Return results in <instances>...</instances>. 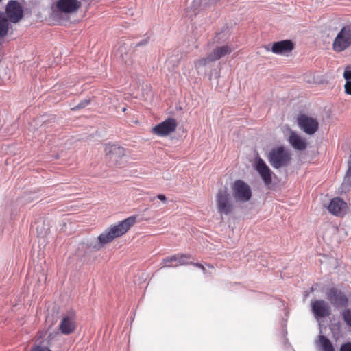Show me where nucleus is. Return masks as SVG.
<instances>
[{"instance_id": "obj_18", "label": "nucleus", "mask_w": 351, "mask_h": 351, "mask_svg": "<svg viewBox=\"0 0 351 351\" xmlns=\"http://www.w3.org/2000/svg\"><path fill=\"white\" fill-rule=\"evenodd\" d=\"M288 142L293 149L298 151H304L307 147L306 140L294 131L290 132Z\"/></svg>"}, {"instance_id": "obj_30", "label": "nucleus", "mask_w": 351, "mask_h": 351, "mask_svg": "<svg viewBox=\"0 0 351 351\" xmlns=\"http://www.w3.org/2000/svg\"><path fill=\"white\" fill-rule=\"evenodd\" d=\"M156 197L162 202H165L167 201V197L165 195L158 194Z\"/></svg>"}, {"instance_id": "obj_29", "label": "nucleus", "mask_w": 351, "mask_h": 351, "mask_svg": "<svg viewBox=\"0 0 351 351\" xmlns=\"http://www.w3.org/2000/svg\"><path fill=\"white\" fill-rule=\"evenodd\" d=\"M191 265H194L195 267H197V268H199L202 269V271L206 274V268L204 267V266L201 264V263H191Z\"/></svg>"}, {"instance_id": "obj_20", "label": "nucleus", "mask_w": 351, "mask_h": 351, "mask_svg": "<svg viewBox=\"0 0 351 351\" xmlns=\"http://www.w3.org/2000/svg\"><path fill=\"white\" fill-rule=\"evenodd\" d=\"M319 341L322 351H335L332 343L326 336L319 335Z\"/></svg>"}, {"instance_id": "obj_28", "label": "nucleus", "mask_w": 351, "mask_h": 351, "mask_svg": "<svg viewBox=\"0 0 351 351\" xmlns=\"http://www.w3.org/2000/svg\"><path fill=\"white\" fill-rule=\"evenodd\" d=\"M31 351H51L47 347L36 346L33 348Z\"/></svg>"}, {"instance_id": "obj_9", "label": "nucleus", "mask_w": 351, "mask_h": 351, "mask_svg": "<svg viewBox=\"0 0 351 351\" xmlns=\"http://www.w3.org/2000/svg\"><path fill=\"white\" fill-rule=\"evenodd\" d=\"M297 123L299 127L309 135L315 134L319 128V123L316 119L304 114L298 116Z\"/></svg>"}, {"instance_id": "obj_5", "label": "nucleus", "mask_w": 351, "mask_h": 351, "mask_svg": "<svg viewBox=\"0 0 351 351\" xmlns=\"http://www.w3.org/2000/svg\"><path fill=\"white\" fill-rule=\"evenodd\" d=\"M216 202L217 211L220 214L230 215L234 208L230 194L226 189L218 191L216 195Z\"/></svg>"}, {"instance_id": "obj_32", "label": "nucleus", "mask_w": 351, "mask_h": 351, "mask_svg": "<svg viewBox=\"0 0 351 351\" xmlns=\"http://www.w3.org/2000/svg\"><path fill=\"white\" fill-rule=\"evenodd\" d=\"M206 265L211 269H214V267L210 264H207Z\"/></svg>"}, {"instance_id": "obj_15", "label": "nucleus", "mask_w": 351, "mask_h": 351, "mask_svg": "<svg viewBox=\"0 0 351 351\" xmlns=\"http://www.w3.org/2000/svg\"><path fill=\"white\" fill-rule=\"evenodd\" d=\"M8 17L12 23H17L23 18V10L20 4L16 1L8 3L6 7Z\"/></svg>"}, {"instance_id": "obj_2", "label": "nucleus", "mask_w": 351, "mask_h": 351, "mask_svg": "<svg viewBox=\"0 0 351 351\" xmlns=\"http://www.w3.org/2000/svg\"><path fill=\"white\" fill-rule=\"evenodd\" d=\"M104 152L106 159L113 165L121 167H123L126 161L124 160L127 156L128 151L124 147L117 144H107L105 146Z\"/></svg>"}, {"instance_id": "obj_12", "label": "nucleus", "mask_w": 351, "mask_h": 351, "mask_svg": "<svg viewBox=\"0 0 351 351\" xmlns=\"http://www.w3.org/2000/svg\"><path fill=\"white\" fill-rule=\"evenodd\" d=\"M295 47L294 43L291 40H284L274 42L271 49L268 45L265 47L267 51L271 50L275 54H285L291 52Z\"/></svg>"}, {"instance_id": "obj_16", "label": "nucleus", "mask_w": 351, "mask_h": 351, "mask_svg": "<svg viewBox=\"0 0 351 351\" xmlns=\"http://www.w3.org/2000/svg\"><path fill=\"white\" fill-rule=\"evenodd\" d=\"M312 311L316 317H324L330 315V308L328 303L317 300L311 303Z\"/></svg>"}, {"instance_id": "obj_31", "label": "nucleus", "mask_w": 351, "mask_h": 351, "mask_svg": "<svg viewBox=\"0 0 351 351\" xmlns=\"http://www.w3.org/2000/svg\"><path fill=\"white\" fill-rule=\"evenodd\" d=\"M149 41V38H146V39H144L141 41H140L138 44H137V46H141V45H146Z\"/></svg>"}, {"instance_id": "obj_24", "label": "nucleus", "mask_w": 351, "mask_h": 351, "mask_svg": "<svg viewBox=\"0 0 351 351\" xmlns=\"http://www.w3.org/2000/svg\"><path fill=\"white\" fill-rule=\"evenodd\" d=\"M90 104V99H85V100L81 101L77 106L71 108V110L73 111H75V110H77L80 109H82V108H84L85 107H86L87 106H88Z\"/></svg>"}, {"instance_id": "obj_3", "label": "nucleus", "mask_w": 351, "mask_h": 351, "mask_svg": "<svg viewBox=\"0 0 351 351\" xmlns=\"http://www.w3.org/2000/svg\"><path fill=\"white\" fill-rule=\"evenodd\" d=\"M291 158V153L282 146L272 149L268 154L269 163L276 169L287 166Z\"/></svg>"}, {"instance_id": "obj_17", "label": "nucleus", "mask_w": 351, "mask_h": 351, "mask_svg": "<svg viewBox=\"0 0 351 351\" xmlns=\"http://www.w3.org/2000/svg\"><path fill=\"white\" fill-rule=\"evenodd\" d=\"M328 209L332 214L341 216L343 215L347 209V204L341 198H333L328 206Z\"/></svg>"}, {"instance_id": "obj_27", "label": "nucleus", "mask_w": 351, "mask_h": 351, "mask_svg": "<svg viewBox=\"0 0 351 351\" xmlns=\"http://www.w3.org/2000/svg\"><path fill=\"white\" fill-rule=\"evenodd\" d=\"M340 351H351V342H348L341 345Z\"/></svg>"}, {"instance_id": "obj_11", "label": "nucleus", "mask_w": 351, "mask_h": 351, "mask_svg": "<svg viewBox=\"0 0 351 351\" xmlns=\"http://www.w3.org/2000/svg\"><path fill=\"white\" fill-rule=\"evenodd\" d=\"M256 170L266 186L271 184L272 171L261 158H258L256 160Z\"/></svg>"}, {"instance_id": "obj_4", "label": "nucleus", "mask_w": 351, "mask_h": 351, "mask_svg": "<svg viewBox=\"0 0 351 351\" xmlns=\"http://www.w3.org/2000/svg\"><path fill=\"white\" fill-rule=\"evenodd\" d=\"M351 46V23L344 25L332 43V49L342 52Z\"/></svg>"}, {"instance_id": "obj_1", "label": "nucleus", "mask_w": 351, "mask_h": 351, "mask_svg": "<svg viewBox=\"0 0 351 351\" xmlns=\"http://www.w3.org/2000/svg\"><path fill=\"white\" fill-rule=\"evenodd\" d=\"M136 217L130 216L120 221L118 224L111 226L108 230L100 234L97 240L99 246L97 250H99L104 245L111 243L114 239L119 238L126 234L135 223Z\"/></svg>"}, {"instance_id": "obj_22", "label": "nucleus", "mask_w": 351, "mask_h": 351, "mask_svg": "<svg viewBox=\"0 0 351 351\" xmlns=\"http://www.w3.org/2000/svg\"><path fill=\"white\" fill-rule=\"evenodd\" d=\"M210 62H213V61L210 58V56L208 54L206 57L199 58V59L197 60L196 61H195V62H194L195 68L196 69V70H198V69L206 66L208 64H209Z\"/></svg>"}, {"instance_id": "obj_13", "label": "nucleus", "mask_w": 351, "mask_h": 351, "mask_svg": "<svg viewBox=\"0 0 351 351\" xmlns=\"http://www.w3.org/2000/svg\"><path fill=\"white\" fill-rule=\"evenodd\" d=\"M191 256L188 254H177L171 256L167 257L163 259L165 267H176L178 265H184L191 264L189 260Z\"/></svg>"}, {"instance_id": "obj_26", "label": "nucleus", "mask_w": 351, "mask_h": 351, "mask_svg": "<svg viewBox=\"0 0 351 351\" xmlns=\"http://www.w3.org/2000/svg\"><path fill=\"white\" fill-rule=\"evenodd\" d=\"M344 91L346 95H351V81L346 82L344 84Z\"/></svg>"}, {"instance_id": "obj_14", "label": "nucleus", "mask_w": 351, "mask_h": 351, "mask_svg": "<svg viewBox=\"0 0 351 351\" xmlns=\"http://www.w3.org/2000/svg\"><path fill=\"white\" fill-rule=\"evenodd\" d=\"M56 5L60 12L71 14L77 12L82 3L78 0H58Z\"/></svg>"}, {"instance_id": "obj_7", "label": "nucleus", "mask_w": 351, "mask_h": 351, "mask_svg": "<svg viewBox=\"0 0 351 351\" xmlns=\"http://www.w3.org/2000/svg\"><path fill=\"white\" fill-rule=\"evenodd\" d=\"M76 328L77 322L75 312L70 311L63 315L58 326L61 333L65 335H71L75 332Z\"/></svg>"}, {"instance_id": "obj_21", "label": "nucleus", "mask_w": 351, "mask_h": 351, "mask_svg": "<svg viewBox=\"0 0 351 351\" xmlns=\"http://www.w3.org/2000/svg\"><path fill=\"white\" fill-rule=\"evenodd\" d=\"M8 19L0 14V38L4 37L8 34Z\"/></svg>"}, {"instance_id": "obj_8", "label": "nucleus", "mask_w": 351, "mask_h": 351, "mask_svg": "<svg viewBox=\"0 0 351 351\" xmlns=\"http://www.w3.org/2000/svg\"><path fill=\"white\" fill-rule=\"evenodd\" d=\"M178 126L177 121L173 118H169L164 121L156 125L152 132L158 136L164 137L174 132Z\"/></svg>"}, {"instance_id": "obj_25", "label": "nucleus", "mask_w": 351, "mask_h": 351, "mask_svg": "<svg viewBox=\"0 0 351 351\" xmlns=\"http://www.w3.org/2000/svg\"><path fill=\"white\" fill-rule=\"evenodd\" d=\"M343 75L346 82L351 81V66H347L345 68Z\"/></svg>"}, {"instance_id": "obj_10", "label": "nucleus", "mask_w": 351, "mask_h": 351, "mask_svg": "<svg viewBox=\"0 0 351 351\" xmlns=\"http://www.w3.org/2000/svg\"><path fill=\"white\" fill-rule=\"evenodd\" d=\"M326 296L328 300L336 307L346 306L348 299L346 295L336 288H330L327 291Z\"/></svg>"}, {"instance_id": "obj_23", "label": "nucleus", "mask_w": 351, "mask_h": 351, "mask_svg": "<svg viewBox=\"0 0 351 351\" xmlns=\"http://www.w3.org/2000/svg\"><path fill=\"white\" fill-rule=\"evenodd\" d=\"M342 317L346 324L351 327V311L350 309L344 310L342 312Z\"/></svg>"}, {"instance_id": "obj_6", "label": "nucleus", "mask_w": 351, "mask_h": 351, "mask_svg": "<svg viewBox=\"0 0 351 351\" xmlns=\"http://www.w3.org/2000/svg\"><path fill=\"white\" fill-rule=\"evenodd\" d=\"M232 195L235 200L246 202L252 197L250 186L241 180H235L232 186Z\"/></svg>"}, {"instance_id": "obj_19", "label": "nucleus", "mask_w": 351, "mask_h": 351, "mask_svg": "<svg viewBox=\"0 0 351 351\" xmlns=\"http://www.w3.org/2000/svg\"><path fill=\"white\" fill-rule=\"evenodd\" d=\"M232 52V49L230 45H226L220 47H217L213 51L209 53L210 58L213 62L219 60L222 57L230 54Z\"/></svg>"}]
</instances>
